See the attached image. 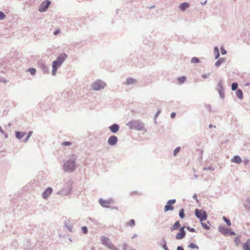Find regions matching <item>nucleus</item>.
Segmentation results:
<instances>
[{
  "instance_id": "f257e3e1",
  "label": "nucleus",
  "mask_w": 250,
  "mask_h": 250,
  "mask_svg": "<svg viewBox=\"0 0 250 250\" xmlns=\"http://www.w3.org/2000/svg\"><path fill=\"white\" fill-rule=\"evenodd\" d=\"M76 158L75 155H72L70 158L64 163L63 169L67 172H72L76 169Z\"/></svg>"
},
{
  "instance_id": "f03ea898",
  "label": "nucleus",
  "mask_w": 250,
  "mask_h": 250,
  "mask_svg": "<svg viewBox=\"0 0 250 250\" xmlns=\"http://www.w3.org/2000/svg\"><path fill=\"white\" fill-rule=\"evenodd\" d=\"M126 125L128 126L130 129L142 131L145 129L144 124L140 120L130 121L126 124Z\"/></svg>"
},
{
  "instance_id": "7ed1b4c3",
  "label": "nucleus",
  "mask_w": 250,
  "mask_h": 250,
  "mask_svg": "<svg viewBox=\"0 0 250 250\" xmlns=\"http://www.w3.org/2000/svg\"><path fill=\"white\" fill-rule=\"evenodd\" d=\"M72 189V183L68 182L66 184L64 185L63 188L61 190L57 192V194L62 196H67L70 193Z\"/></svg>"
},
{
  "instance_id": "20e7f679",
  "label": "nucleus",
  "mask_w": 250,
  "mask_h": 250,
  "mask_svg": "<svg viewBox=\"0 0 250 250\" xmlns=\"http://www.w3.org/2000/svg\"><path fill=\"white\" fill-rule=\"evenodd\" d=\"M106 86V83L100 80H97L91 84V89L94 91H99L104 89Z\"/></svg>"
},
{
  "instance_id": "39448f33",
  "label": "nucleus",
  "mask_w": 250,
  "mask_h": 250,
  "mask_svg": "<svg viewBox=\"0 0 250 250\" xmlns=\"http://www.w3.org/2000/svg\"><path fill=\"white\" fill-rule=\"evenodd\" d=\"M194 214L200 222L206 220L208 217V214L206 211L198 208L195 209Z\"/></svg>"
},
{
  "instance_id": "423d86ee",
  "label": "nucleus",
  "mask_w": 250,
  "mask_h": 250,
  "mask_svg": "<svg viewBox=\"0 0 250 250\" xmlns=\"http://www.w3.org/2000/svg\"><path fill=\"white\" fill-rule=\"evenodd\" d=\"M51 4V1L49 0H45L42 1L40 4L39 11L40 12H45Z\"/></svg>"
},
{
  "instance_id": "0eeeda50",
  "label": "nucleus",
  "mask_w": 250,
  "mask_h": 250,
  "mask_svg": "<svg viewBox=\"0 0 250 250\" xmlns=\"http://www.w3.org/2000/svg\"><path fill=\"white\" fill-rule=\"evenodd\" d=\"M99 202L103 207L108 208H110V206L108 205L113 204L114 203V201L111 198L108 199V200H104L101 198L99 199Z\"/></svg>"
},
{
  "instance_id": "6e6552de",
  "label": "nucleus",
  "mask_w": 250,
  "mask_h": 250,
  "mask_svg": "<svg viewBox=\"0 0 250 250\" xmlns=\"http://www.w3.org/2000/svg\"><path fill=\"white\" fill-rule=\"evenodd\" d=\"M176 203L175 199H171L168 200L164 208L165 212H167L168 211H171L173 210L174 207L172 206V205Z\"/></svg>"
},
{
  "instance_id": "1a4fd4ad",
  "label": "nucleus",
  "mask_w": 250,
  "mask_h": 250,
  "mask_svg": "<svg viewBox=\"0 0 250 250\" xmlns=\"http://www.w3.org/2000/svg\"><path fill=\"white\" fill-rule=\"evenodd\" d=\"M186 235V233L185 230V227H182L179 229V232L176 234L175 238L177 240H181L184 238Z\"/></svg>"
},
{
  "instance_id": "9d476101",
  "label": "nucleus",
  "mask_w": 250,
  "mask_h": 250,
  "mask_svg": "<svg viewBox=\"0 0 250 250\" xmlns=\"http://www.w3.org/2000/svg\"><path fill=\"white\" fill-rule=\"evenodd\" d=\"M118 140V137L116 136L113 135L108 138L107 143L110 146H114L117 144Z\"/></svg>"
},
{
  "instance_id": "9b49d317",
  "label": "nucleus",
  "mask_w": 250,
  "mask_h": 250,
  "mask_svg": "<svg viewBox=\"0 0 250 250\" xmlns=\"http://www.w3.org/2000/svg\"><path fill=\"white\" fill-rule=\"evenodd\" d=\"M67 55L66 53H62L57 58L56 60H55L57 62L62 64L64 61L67 59Z\"/></svg>"
},
{
  "instance_id": "f8f14e48",
  "label": "nucleus",
  "mask_w": 250,
  "mask_h": 250,
  "mask_svg": "<svg viewBox=\"0 0 250 250\" xmlns=\"http://www.w3.org/2000/svg\"><path fill=\"white\" fill-rule=\"evenodd\" d=\"M53 192V189L52 188H47L42 193V197L44 199H47L49 196L52 194Z\"/></svg>"
},
{
  "instance_id": "ddd939ff",
  "label": "nucleus",
  "mask_w": 250,
  "mask_h": 250,
  "mask_svg": "<svg viewBox=\"0 0 250 250\" xmlns=\"http://www.w3.org/2000/svg\"><path fill=\"white\" fill-rule=\"evenodd\" d=\"M110 131L114 134L116 133L120 129V126L117 124H113L108 127Z\"/></svg>"
},
{
  "instance_id": "4468645a",
  "label": "nucleus",
  "mask_w": 250,
  "mask_h": 250,
  "mask_svg": "<svg viewBox=\"0 0 250 250\" xmlns=\"http://www.w3.org/2000/svg\"><path fill=\"white\" fill-rule=\"evenodd\" d=\"M137 80L132 78H128L126 79L125 84L127 86L136 85L137 83Z\"/></svg>"
},
{
  "instance_id": "2eb2a0df",
  "label": "nucleus",
  "mask_w": 250,
  "mask_h": 250,
  "mask_svg": "<svg viewBox=\"0 0 250 250\" xmlns=\"http://www.w3.org/2000/svg\"><path fill=\"white\" fill-rule=\"evenodd\" d=\"M39 65L44 74L48 73L49 72V67L44 62H40Z\"/></svg>"
},
{
  "instance_id": "dca6fc26",
  "label": "nucleus",
  "mask_w": 250,
  "mask_h": 250,
  "mask_svg": "<svg viewBox=\"0 0 250 250\" xmlns=\"http://www.w3.org/2000/svg\"><path fill=\"white\" fill-rule=\"evenodd\" d=\"M218 230L223 235H228L229 234V231H230V229L226 228V227L220 226L218 228Z\"/></svg>"
},
{
  "instance_id": "f3484780",
  "label": "nucleus",
  "mask_w": 250,
  "mask_h": 250,
  "mask_svg": "<svg viewBox=\"0 0 250 250\" xmlns=\"http://www.w3.org/2000/svg\"><path fill=\"white\" fill-rule=\"evenodd\" d=\"M190 6V4L189 3L187 2H184L182 3H181L179 6V8L182 11H185L187 8H188Z\"/></svg>"
},
{
  "instance_id": "a211bd4d",
  "label": "nucleus",
  "mask_w": 250,
  "mask_h": 250,
  "mask_svg": "<svg viewBox=\"0 0 250 250\" xmlns=\"http://www.w3.org/2000/svg\"><path fill=\"white\" fill-rule=\"evenodd\" d=\"M231 162L238 164H240L242 163V160L241 157L238 155L234 156L231 160Z\"/></svg>"
},
{
  "instance_id": "6ab92c4d",
  "label": "nucleus",
  "mask_w": 250,
  "mask_h": 250,
  "mask_svg": "<svg viewBox=\"0 0 250 250\" xmlns=\"http://www.w3.org/2000/svg\"><path fill=\"white\" fill-rule=\"evenodd\" d=\"M180 227V221L178 220L176 221L174 224L170 228V230L172 231L175 230H177L179 229Z\"/></svg>"
},
{
  "instance_id": "aec40b11",
  "label": "nucleus",
  "mask_w": 250,
  "mask_h": 250,
  "mask_svg": "<svg viewBox=\"0 0 250 250\" xmlns=\"http://www.w3.org/2000/svg\"><path fill=\"white\" fill-rule=\"evenodd\" d=\"M25 134V132L16 131L15 132L16 137L19 140H21V139H22Z\"/></svg>"
},
{
  "instance_id": "412c9836",
  "label": "nucleus",
  "mask_w": 250,
  "mask_h": 250,
  "mask_svg": "<svg viewBox=\"0 0 250 250\" xmlns=\"http://www.w3.org/2000/svg\"><path fill=\"white\" fill-rule=\"evenodd\" d=\"M101 241H102V244L105 246L110 242V240L105 236L101 237Z\"/></svg>"
},
{
  "instance_id": "4be33fe9",
  "label": "nucleus",
  "mask_w": 250,
  "mask_h": 250,
  "mask_svg": "<svg viewBox=\"0 0 250 250\" xmlns=\"http://www.w3.org/2000/svg\"><path fill=\"white\" fill-rule=\"evenodd\" d=\"M243 250H250V239L244 243L243 247Z\"/></svg>"
},
{
  "instance_id": "5701e85b",
  "label": "nucleus",
  "mask_w": 250,
  "mask_h": 250,
  "mask_svg": "<svg viewBox=\"0 0 250 250\" xmlns=\"http://www.w3.org/2000/svg\"><path fill=\"white\" fill-rule=\"evenodd\" d=\"M225 62V59L221 58L219 59L215 63V65L216 67H218L221 65V64Z\"/></svg>"
},
{
  "instance_id": "b1692460",
  "label": "nucleus",
  "mask_w": 250,
  "mask_h": 250,
  "mask_svg": "<svg viewBox=\"0 0 250 250\" xmlns=\"http://www.w3.org/2000/svg\"><path fill=\"white\" fill-rule=\"evenodd\" d=\"M236 96L239 99H242L243 98V94L242 90L239 89H237L236 91Z\"/></svg>"
},
{
  "instance_id": "393cba45",
  "label": "nucleus",
  "mask_w": 250,
  "mask_h": 250,
  "mask_svg": "<svg viewBox=\"0 0 250 250\" xmlns=\"http://www.w3.org/2000/svg\"><path fill=\"white\" fill-rule=\"evenodd\" d=\"M62 64L61 63L57 62L55 61H54L52 62V68H54L58 70V68H59L61 66Z\"/></svg>"
},
{
  "instance_id": "a878e982",
  "label": "nucleus",
  "mask_w": 250,
  "mask_h": 250,
  "mask_svg": "<svg viewBox=\"0 0 250 250\" xmlns=\"http://www.w3.org/2000/svg\"><path fill=\"white\" fill-rule=\"evenodd\" d=\"M214 52L215 59H218L220 56V52H219V49L216 46L214 47Z\"/></svg>"
},
{
  "instance_id": "bb28decb",
  "label": "nucleus",
  "mask_w": 250,
  "mask_h": 250,
  "mask_svg": "<svg viewBox=\"0 0 250 250\" xmlns=\"http://www.w3.org/2000/svg\"><path fill=\"white\" fill-rule=\"evenodd\" d=\"M126 225L127 226L133 227L135 225V221L134 219H131L129 221L126 223Z\"/></svg>"
},
{
  "instance_id": "cd10ccee",
  "label": "nucleus",
  "mask_w": 250,
  "mask_h": 250,
  "mask_svg": "<svg viewBox=\"0 0 250 250\" xmlns=\"http://www.w3.org/2000/svg\"><path fill=\"white\" fill-rule=\"evenodd\" d=\"M179 217L181 219H183L185 217V210L184 208H181L179 213Z\"/></svg>"
},
{
  "instance_id": "c85d7f7f",
  "label": "nucleus",
  "mask_w": 250,
  "mask_h": 250,
  "mask_svg": "<svg viewBox=\"0 0 250 250\" xmlns=\"http://www.w3.org/2000/svg\"><path fill=\"white\" fill-rule=\"evenodd\" d=\"M188 247L191 249H195L196 250L199 249V247L193 243L189 244L188 246Z\"/></svg>"
},
{
  "instance_id": "c756f323",
  "label": "nucleus",
  "mask_w": 250,
  "mask_h": 250,
  "mask_svg": "<svg viewBox=\"0 0 250 250\" xmlns=\"http://www.w3.org/2000/svg\"><path fill=\"white\" fill-rule=\"evenodd\" d=\"M179 83H183L186 80V77L185 76H182L178 79Z\"/></svg>"
},
{
  "instance_id": "7c9ffc66",
  "label": "nucleus",
  "mask_w": 250,
  "mask_h": 250,
  "mask_svg": "<svg viewBox=\"0 0 250 250\" xmlns=\"http://www.w3.org/2000/svg\"><path fill=\"white\" fill-rule=\"evenodd\" d=\"M199 62H200V60L198 58L194 57L191 58V63H199Z\"/></svg>"
},
{
  "instance_id": "2f4dec72",
  "label": "nucleus",
  "mask_w": 250,
  "mask_h": 250,
  "mask_svg": "<svg viewBox=\"0 0 250 250\" xmlns=\"http://www.w3.org/2000/svg\"><path fill=\"white\" fill-rule=\"evenodd\" d=\"M28 71L31 74V75L34 76L36 74V70L34 68H29L28 69Z\"/></svg>"
},
{
  "instance_id": "473e14b6",
  "label": "nucleus",
  "mask_w": 250,
  "mask_h": 250,
  "mask_svg": "<svg viewBox=\"0 0 250 250\" xmlns=\"http://www.w3.org/2000/svg\"><path fill=\"white\" fill-rule=\"evenodd\" d=\"M234 241L236 246H239L241 243V241H240V238L239 236L235 237L234 238Z\"/></svg>"
},
{
  "instance_id": "72a5a7b5",
  "label": "nucleus",
  "mask_w": 250,
  "mask_h": 250,
  "mask_svg": "<svg viewBox=\"0 0 250 250\" xmlns=\"http://www.w3.org/2000/svg\"><path fill=\"white\" fill-rule=\"evenodd\" d=\"M32 134V131H30L28 132L26 137L24 139V140L23 141V142L24 143L27 142V141L29 139L30 137H31Z\"/></svg>"
},
{
  "instance_id": "f704fd0d",
  "label": "nucleus",
  "mask_w": 250,
  "mask_h": 250,
  "mask_svg": "<svg viewBox=\"0 0 250 250\" xmlns=\"http://www.w3.org/2000/svg\"><path fill=\"white\" fill-rule=\"evenodd\" d=\"M245 208L248 210L250 209V200L248 199L247 200V203L244 205Z\"/></svg>"
},
{
  "instance_id": "c9c22d12",
  "label": "nucleus",
  "mask_w": 250,
  "mask_h": 250,
  "mask_svg": "<svg viewBox=\"0 0 250 250\" xmlns=\"http://www.w3.org/2000/svg\"><path fill=\"white\" fill-rule=\"evenodd\" d=\"M238 84L237 83H233L231 84V89L232 91L236 90L238 88Z\"/></svg>"
},
{
  "instance_id": "e433bc0d",
  "label": "nucleus",
  "mask_w": 250,
  "mask_h": 250,
  "mask_svg": "<svg viewBox=\"0 0 250 250\" xmlns=\"http://www.w3.org/2000/svg\"><path fill=\"white\" fill-rule=\"evenodd\" d=\"M223 219L226 223L227 225L228 226H231V222L226 217L223 216Z\"/></svg>"
},
{
  "instance_id": "4c0bfd02",
  "label": "nucleus",
  "mask_w": 250,
  "mask_h": 250,
  "mask_svg": "<svg viewBox=\"0 0 250 250\" xmlns=\"http://www.w3.org/2000/svg\"><path fill=\"white\" fill-rule=\"evenodd\" d=\"M181 150V147L180 146H178L174 150V151H173V155L174 156H176L177 154L179 152V151H180Z\"/></svg>"
},
{
  "instance_id": "58836bf2",
  "label": "nucleus",
  "mask_w": 250,
  "mask_h": 250,
  "mask_svg": "<svg viewBox=\"0 0 250 250\" xmlns=\"http://www.w3.org/2000/svg\"><path fill=\"white\" fill-rule=\"evenodd\" d=\"M217 90L218 91H219V90H223V86H222V81H220V82H219L218 84H217Z\"/></svg>"
},
{
  "instance_id": "ea45409f",
  "label": "nucleus",
  "mask_w": 250,
  "mask_h": 250,
  "mask_svg": "<svg viewBox=\"0 0 250 250\" xmlns=\"http://www.w3.org/2000/svg\"><path fill=\"white\" fill-rule=\"evenodd\" d=\"M201 225L202 226V227L206 229V230H209L210 229V227L209 226H208V225H207V224L203 222H201Z\"/></svg>"
},
{
  "instance_id": "a19ab883",
  "label": "nucleus",
  "mask_w": 250,
  "mask_h": 250,
  "mask_svg": "<svg viewBox=\"0 0 250 250\" xmlns=\"http://www.w3.org/2000/svg\"><path fill=\"white\" fill-rule=\"evenodd\" d=\"M106 247L111 250H113L116 247L110 242Z\"/></svg>"
},
{
  "instance_id": "79ce46f5",
  "label": "nucleus",
  "mask_w": 250,
  "mask_h": 250,
  "mask_svg": "<svg viewBox=\"0 0 250 250\" xmlns=\"http://www.w3.org/2000/svg\"><path fill=\"white\" fill-rule=\"evenodd\" d=\"M62 146H70L72 145V143L71 142H69V141H65V142H63L62 143Z\"/></svg>"
},
{
  "instance_id": "37998d69",
  "label": "nucleus",
  "mask_w": 250,
  "mask_h": 250,
  "mask_svg": "<svg viewBox=\"0 0 250 250\" xmlns=\"http://www.w3.org/2000/svg\"><path fill=\"white\" fill-rule=\"evenodd\" d=\"M82 230L84 234H86L88 232L87 228L85 226L82 227Z\"/></svg>"
},
{
  "instance_id": "c03bdc74",
  "label": "nucleus",
  "mask_w": 250,
  "mask_h": 250,
  "mask_svg": "<svg viewBox=\"0 0 250 250\" xmlns=\"http://www.w3.org/2000/svg\"><path fill=\"white\" fill-rule=\"evenodd\" d=\"M163 241H164V244L162 245L163 248L165 250H169L168 248H167V242H166V240H164Z\"/></svg>"
},
{
  "instance_id": "a18cd8bd",
  "label": "nucleus",
  "mask_w": 250,
  "mask_h": 250,
  "mask_svg": "<svg viewBox=\"0 0 250 250\" xmlns=\"http://www.w3.org/2000/svg\"><path fill=\"white\" fill-rule=\"evenodd\" d=\"M65 225L66 227L67 228L68 230H69L70 231H72V228L70 224L67 225V223L65 222Z\"/></svg>"
},
{
  "instance_id": "49530a36",
  "label": "nucleus",
  "mask_w": 250,
  "mask_h": 250,
  "mask_svg": "<svg viewBox=\"0 0 250 250\" xmlns=\"http://www.w3.org/2000/svg\"><path fill=\"white\" fill-rule=\"evenodd\" d=\"M5 16H6L4 13L3 12L0 11V20L4 19L5 18Z\"/></svg>"
},
{
  "instance_id": "de8ad7c7",
  "label": "nucleus",
  "mask_w": 250,
  "mask_h": 250,
  "mask_svg": "<svg viewBox=\"0 0 250 250\" xmlns=\"http://www.w3.org/2000/svg\"><path fill=\"white\" fill-rule=\"evenodd\" d=\"M218 92L219 93V95H220V97L221 98H224V92H223V90H219L218 91Z\"/></svg>"
},
{
  "instance_id": "09e8293b",
  "label": "nucleus",
  "mask_w": 250,
  "mask_h": 250,
  "mask_svg": "<svg viewBox=\"0 0 250 250\" xmlns=\"http://www.w3.org/2000/svg\"><path fill=\"white\" fill-rule=\"evenodd\" d=\"M187 229L190 232H196V230L194 228H190V227H187Z\"/></svg>"
},
{
  "instance_id": "8fccbe9b",
  "label": "nucleus",
  "mask_w": 250,
  "mask_h": 250,
  "mask_svg": "<svg viewBox=\"0 0 250 250\" xmlns=\"http://www.w3.org/2000/svg\"><path fill=\"white\" fill-rule=\"evenodd\" d=\"M221 52L222 55H225L227 54V51L223 47H221Z\"/></svg>"
},
{
  "instance_id": "3c124183",
  "label": "nucleus",
  "mask_w": 250,
  "mask_h": 250,
  "mask_svg": "<svg viewBox=\"0 0 250 250\" xmlns=\"http://www.w3.org/2000/svg\"><path fill=\"white\" fill-rule=\"evenodd\" d=\"M57 71V69H55L54 68H52V75L55 76L56 74Z\"/></svg>"
},
{
  "instance_id": "603ef678",
  "label": "nucleus",
  "mask_w": 250,
  "mask_h": 250,
  "mask_svg": "<svg viewBox=\"0 0 250 250\" xmlns=\"http://www.w3.org/2000/svg\"><path fill=\"white\" fill-rule=\"evenodd\" d=\"M209 75H210V73L205 74L202 75V78H203L204 79H207L209 76Z\"/></svg>"
},
{
  "instance_id": "864d4df0",
  "label": "nucleus",
  "mask_w": 250,
  "mask_h": 250,
  "mask_svg": "<svg viewBox=\"0 0 250 250\" xmlns=\"http://www.w3.org/2000/svg\"><path fill=\"white\" fill-rule=\"evenodd\" d=\"M127 245L126 243L123 244V250H127Z\"/></svg>"
},
{
  "instance_id": "5fc2aeb1",
  "label": "nucleus",
  "mask_w": 250,
  "mask_h": 250,
  "mask_svg": "<svg viewBox=\"0 0 250 250\" xmlns=\"http://www.w3.org/2000/svg\"><path fill=\"white\" fill-rule=\"evenodd\" d=\"M204 170H214V168L212 167H205L204 168Z\"/></svg>"
},
{
  "instance_id": "6e6d98bb",
  "label": "nucleus",
  "mask_w": 250,
  "mask_h": 250,
  "mask_svg": "<svg viewBox=\"0 0 250 250\" xmlns=\"http://www.w3.org/2000/svg\"><path fill=\"white\" fill-rule=\"evenodd\" d=\"M177 250H184V249L182 246H179L177 248Z\"/></svg>"
},
{
  "instance_id": "4d7b16f0",
  "label": "nucleus",
  "mask_w": 250,
  "mask_h": 250,
  "mask_svg": "<svg viewBox=\"0 0 250 250\" xmlns=\"http://www.w3.org/2000/svg\"><path fill=\"white\" fill-rule=\"evenodd\" d=\"M176 116V113L175 112L171 113L170 115V117L172 119L174 118Z\"/></svg>"
},
{
  "instance_id": "13d9d810",
  "label": "nucleus",
  "mask_w": 250,
  "mask_h": 250,
  "mask_svg": "<svg viewBox=\"0 0 250 250\" xmlns=\"http://www.w3.org/2000/svg\"><path fill=\"white\" fill-rule=\"evenodd\" d=\"M231 234V235H235V233L234 231H232L231 230V229H230V231H229V234Z\"/></svg>"
},
{
  "instance_id": "bf43d9fd",
  "label": "nucleus",
  "mask_w": 250,
  "mask_h": 250,
  "mask_svg": "<svg viewBox=\"0 0 250 250\" xmlns=\"http://www.w3.org/2000/svg\"><path fill=\"white\" fill-rule=\"evenodd\" d=\"M193 197V198L194 200H196L197 201H198L197 194H194L193 195V197Z\"/></svg>"
},
{
  "instance_id": "052dcab7",
  "label": "nucleus",
  "mask_w": 250,
  "mask_h": 250,
  "mask_svg": "<svg viewBox=\"0 0 250 250\" xmlns=\"http://www.w3.org/2000/svg\"><path fill=\"white\" fill-rule=\"evenodd\" d=\"M60 30H56V31H54V35H57L58 34H59L60 33Z\"/></svg>"
},
{
  "instance_id": "680f3d73",
  "label": "nucleus",
  "mask_w": 250,
  "mask_h": 250,
  "mask_svg": "<svg viewBox=\"0 0 250 250\" xmlns=\"http://www.w3.org/2000/svg\"><path fill=\"white\" fill-rule=\"evenodd\" d=\"M161 111L160 110H158L156 113L155 115V117H156L158 116V115L160 113Z\"/></svg>"
},
{
  "instance_id": "e2e57ef3",
  "label": "nucleus",
  "mask_w": 250,
  "mask_h": 250,
  "mask_svg": "<svg viewBox=\"0 0 250 250\" xmlns=\"http://www.w3.org/2000/svg\"><path fill=\"white\" fill-rule=\"evenodd\" d=\"M0 132L2 134H5L4 131L3 130L1 127L0 126Z\"/></svg>"
},
{
  "instance_id": "0e129e2a",
  "label": "nucleus",
  "mask_w": 250,
  "mask_h": 250,
  "mask_svg": "<svg viewBox=\"0 0 250 250\" xmlns=\"http://www.w3.org/2000/svg\"><path fill=\"white\" fill-rule=\"evenodd\" d=\"M109 208L112 209H118V208L117 207H110Z\"/></svg>"
},
{
  "instance_id": "69168bd1",
  "label": "nucleus",
  "mask_w": 250,
  "mask_h": 250,
  "mask_svg": "<svg viewBox=\"0 0 250 250\" xmlns=\"http://www.w3.org/2000/svg\"><path fill=\"white\" fill-rule=\"evenodd\" d=\"M250 85V83H247L244 84V86H249Z\"/></svg>"
},
{
  "instance_id": "338daca9",
  "label": "nucleus",
  "mask_w": 250,
  "mask_h": 250,
  "mask_svg": "<svg viewBox=\"0 0 250 250\" xmlns=\"http://www.w3.org/2000/svg\"><path fill=\"white\" fill-rule=\"evenodd\" d=\"M209 128H212L213 127H215V126H213L212 124H210L208 126Z\"/></svg>"
},
{
  "instance_id": "774afa93",
  "label": "nucleus",
  "mask_w": 250,
  "mask_h": 250,
  "mask_svg": "<svg viewBox=\"0 0 250 250\" xmlns=\"http://www.w3.org/2000/svg\"><path fill=\"white\" fill-rule=\"evenodd\" d=\"M137 235L136 234H134L132 236V239H133L135 237H137Z\"/></svg>"
}]
</instances>
